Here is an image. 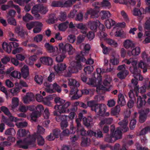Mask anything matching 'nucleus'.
<instances>
[{"label":"nucleus","mask_w":150,"mask_h":150,"mask_svg":"<svg viewBox=\"0 0 150 150\" xmlns=\"http://www.w3.org/2000/svg\"><path fill=\"white\" fill-rule=\"evenodd\" d=\"M55 102L57 104L54 107L55 110L54 111L55 115H58L60 112L64 113L69 112L68 108L70 106L71 103L69 101H66L65 100L59 97H56L54 99Z\"/></svg>","instance_id":"obj_1"},{"label":"nucleus","mask_w":150,"mask_h":150,"mask_svg":"<svg viewBox=\"0 0 150 150\" xmlns=\"http://www.w3.org/2000/svg\"><path fill=\"white\" fill-rule=\"evenodd\" d=\"M76 62L72 61L71 63V65L68 68L69 72L65 75L66 77H70L71 74L77 73L79 69H81L82 68L81 61H86V59L81 57L79 55L76 56Z\"/></svg>","instance_id":"obj_2"},{"label":"nucleus","mask_w":150,"mask_h":150,"mask_svg":"<svg viewBox=\"0 0 150 150\" xmlns=\"http://www.w3.org/2000/svg\"><path fill=\"white\" fill-rule=\"evenodd\" d=\"M123 62L128 64H132V66L130 67V70L134 74L133 76L137 80H142V77L140 74V71L138 69L136 66L137 61L134 60L133 58H130L129 59H125Z\"/></svg>","instance_id":"obj_3"},{"label":"nucleus","mask_w":150,"mask_h":150,"mask_svg":"<svg viewBox=\"0 0 150 150\" xmlns=\"http://www.w3.org/2000/svg\"><path fill=\"white\" fill-rule=\"evenodd\" d=\"M128 123V121L127 120L125 119L123 121L119 123L120 126L118 127L115 131H112V129H111V133L114 138H115V141L122 138V131L125 132L128 131L129 129L127 127Z\"/></svg>","instance_id":"obj_4"},{"label":"nucleus","mask_w":150,"mask_h":150,"mask_svg":"<svg viewBox=\"0 0 150 150\" xmlns=\"http://www.w3.org/2000/svg\"><path fill=\"white\" fill-rule=\"evenodd\" d=\"M96 71L98 74L97 79H96V78L93 79H89L87 82V83L92 86L101 87L102 88V87L101 86H103L101 85L102 79L100 74L103 73L105 72V70L103 69L98 68L97 69Z\"/></svg>","instance_id":"obj_5"},{"label":"nucleus","mask_w":150,"mask_h":150,"mask_svg":"<svg viewBox=\"0 0 150 150\" xmlns=\"http://www.w3.org/2000/svg\"><path fill=\"white\" fill-rule=\"evenodd\" d=\"M59 46L60 50L63 53H65L67 52L69 55L73 54L75 51V49L72 45L69 43L64 44L63 43L61 42L59 44Z\"/></svg>","instance_id":"obj_6"},{"label":"nucleus","mask_w":150,"mask_h":150,"mask_svg":"<svg viewBox=\"0 0 150 150\" xmlns=\"http://www.w3.org/2000/svg\"><path fill=\"white\" fill-rule=\"evenodd\" d=\"M44 85L45 87V91L47 93H52L55 92L56 91L58 93H60L61 91L60 87L56 83H54L52 84V87H51V84H49L47 83H45Z\"/></svg>","instance_id":"obj_7"},{"label":"nucleus","mask_w":150,"mask_h":150,"mask_svg":"<svg viewBox=\"0 0 150 150\" xmlns=\"http://www.w3.org/2000/svg\"><path fill=\"white\" fill-rule=\"evenodd\" d=\"M36 138L34 136H33L31 140L30 141H28V139L27 138L23 141L20 140L17 142V144L20 147L23 149H26L28 147V146L31 145L33 146V145L35 142Z\"/></svg>","instance_id":"obj_8"},{"label":"nucleus","mask_w":150,"mask_h":150,"mask_svg":"<svg viewBox=\"0 0 150 150\" xmlns=\"http://www.w3.org/2000/svg\"><path fill=\"white\" fill-rule=\"evenodd\" d=\"M36 138L34 136H33L31 140L30 141H28V139L27 138L23 141L20 140L17 142V144L20 147L23 149H26L28 147V146L31 145L33 146V145L35 142Z\"/></svg>","instance_id":"obj_9"},{"label":"nucleus","mask_w":150,"mask_h":150,"mask_svg":"<svg viewBox=\"0 0 150 150\" xmlns=\"http://www.w3.org/2000/svg\"><path fill=\"white\" fill-rule=\"evenodd\" d=\"M107 109L106 105L104 104H98L93 110L98 115L102 116L105 113Z\"/></svg>","instance_id":"obj_10"},{"label":"nucleus","mask_w":150,"mask_h":150,"mask_svg":"<svg viewBox=\"0 0 150 150\" xmlns=\"http://www.w3.org/2000/svg\"><path fill=\"white\" fill-rule=\"evenodd\" d=\"M134 94L135 98L137 97V107L138 108H141L146 104L145 99L146 98V96L145 95H140L138 93L137 95L136 96L135 93Z\"/></svg>","instance_id":"obj_11"},{"label":"nucleus","mask_w":150,"mask_h":150,"mask_svg":"<svg viewBox=\"0 0 150 150\" xmlns=\"http://www.w3.org/2000/svg\"><path fill=\"white\" fill-rule=\"evenodd\" d=\"M36 109L38 112H33L31 115V119L34 121H35L37 118L40 116V112L43 111L44 108L42 105H39L37 106Z\"/></svg>","instance_id":"obj_12"},{"label":"nucleus","mask_w":150,"mask_h":150,"mask_svg":"<svg viewBox=\"0 0 150 150\" xmlns=\"http://www.w3.org/2000/svg\"><path fill=\"white\" fill-rule=\"evenodd\" d=\"M39 60L42 64L45 65H51L53 63L52 59L49 57H42L40 58Z\"/></svg>","instance_id":"obj_13"},{"label":"nucleus","mask_w":150,"mask_h":150,"mask_svg":"<svg viewBox=\"0 0 150 150\" xmlns=\"http://www.w3.org/2000/svg\"><path fill=\"white\" fill-rule=\"evenodd\" d=\"M129 96L130 98L128 103V106L129 108L133 107L134 105V101L136 100L135 94L132 90H130L128 93Z\"/></svg>","instance_id":"obj_14"},{"label":"nucleus","mask_w":150,"mask_h":150,"mask_svg":"<svg viewBox=\"0 0 150 150\" xmlns=\"http://www.w3.org/2000/svg\"><path fill=\"white\" fill-rule=\"evenodd\" d=\"M138 82L137 80L135 78V79H132L131 81V83L129 85L130 87L134 88V90H130L133 91L134 93H135V95L137 96V92H139V86H137Z\"/></svg>","instance_id":"obj_15"},{"label":"nucleus","mask_w":150,"mask_h":150,"mask_svg":"<svg viewBox=\"0 0 150 150\" xmlns=\"http://www.w3.org/2000/svg\"><path fill=\"white\" fill-rule=\"evenodd\" d=\"M69 112H67L64 113L60 112L58 114V115H55L54 113V111L53 112V115L54 116H56L55 119L58 122L61 121L62 122L64 121H67V118L68 116L65 115H61L62 113H68Z\"/></svg>","instance_id":"obj_16"},{"label":"nucleus","mask_w":150,"mask_h":150,"mask_svg":"<svg viewBox=\"0 0 150 150\" xmlns=\"http://www.w3.org/2000/svg\"><path fill=\"white\" fill-rule=\"evenodd\" d=\"M100 22L98 20L96 21H90L88 23V25L90 28L92 30L96 32L97 28V27Z\"/></svg>","instance_id":"obj_17"},{"label":"nucleus","mask_w":150,"mask_h":150,"mask_svg":"<svg viewBox=\"0 0 150 150\" xmlns=\"http://www.w3.org/2000/svg\"><path fill=\"white\" fill-rule=\"evenodd\" d=\"M54 68L56 72L60 73L66 69L67 66L64 63H60L54 66Z\"/></svg>","instance_id":"obj_18"},{"label":"nucleus","mask_w":150,"mask_h":150,"mask_svg":"<svg viewBox=\"0 0 150 150\" xmlns=\"http://www.w3.org/2000/svg\"><path fill=\"white\" fill-rule=\"evenodd\" d=\"M149 112V109H147L146 110L145 112L142 111L140 113L139 117V121L140 122L142 123L145 121L147 117V114Z\"/></svg>","instance_id":"obj_19"},{"label":"nucleus","mask_w":150,"mask_h":150,"mask_svg":"<svg viewBox=\"0 0 150 150\" xmlns=\"http://www.w3.org/2000/svg\"><path fill=\"white\" fill-rule=\"evenodd\" d=\"M19 100L17 97H13L11 101V104L10 106L11 109L14 110L19 105Z\"/></svg>","instance_id":"obj_20"},{"label":"nucleus","mask_w":150,"mask_h":150,"mask_svg":"<svg viewBox=\"0 0 150 150\" xmlns=\"http://www.w3.org/2000/svg\"><path fill=\"white\" fill-rule=\"evenodd\" d=\"M44 46L47 50L50 53L55 52L58 50V48L57 47H54L48 43H46L45 44Z\"/></svg>","instance_id":"obj_21"},{"label":"nucleus","mask_w":150,"mask_h":150,"mask_svg":"<svg viewBox=\"0 0 150 150\" xmlns=\"http://www.w3.org/2000/svg\"><path fill=\"white\" fill-rule=\"evenodd\" d=\"M21 72L23 78L25 79L28 76L29 74V69L28 67L25 65L21 69Z\"/></svg>","instance_id":"obj_22"},{"label":"nucleus","mask_w":150,"mask_h":150,"mask_svg":"<svg viewBox=\"0 0 150 150\" xmlns=\"http://www.w3.org/2000/svg\"><path fill=\"white\" fill-rule=\"evenodd\" d=\"M140 48L139 47H134L132 51H129L128 52V54L130 56L131 55L136 56L139 55L140 53Z\"/></svg>","instance_id":"obj_23"},{"label":"nucleus","mask_w":150,"mask_h":150,"mask_svg":"<svg viewBox=\"0 0 150 150\" xmlns=\"http://www.w3.org/2000/svg\"><path fill=\"white\" fill-rule=\"evenodd\" d=\"M42 24L40 22L35 21L34 28L33 30V32L34 33H38L40 32L42 30Z\"/></svg>","instance_id":"obj_24"},{"label":"nucleus","mask_w":150,"mask_h":150,"mask_svg":"<svg viewBox=\"0 0 150 150\" xmlns=\"http://www.w3.org/2000/svg\"><path fill=\"white\" fill-rule=\"evenodd\" d=\"M3 49L6 52L8 53L11 52L12 50V47L10 42L8 43L5 42H4L2 45Z\"/></svg>","instance_id":"obj_25"},{"label":"nucleus","mask_w":150,"mask_h":150,"mask_svg":"<svg viewBox=\"0 0 150 150\" xmlns=\"http://www.w3.org/2000/svg\"><path fill=\"white\" fill-rule=\"evenodd\" d=\"M112 121L113 119L112 118H105L100 120L99 125L100 127H102L105 125L111 124Z\"/></svg>","instance_id":"obj_26"},{"label":"nucleus","mask_w":150,"mask_h":150,"mask_svg":"<svg viewBox=\"0 0 150 150\" xmlns=\"http://www.w3.org/2000/svg\"><path fill=\"white\" fill-rule=\"evenodd\" d=\"M68 84L72 88L79 87V82L73 79H69Z\"/></svg>","instance_id":"obj_27"},{"label":"nucleus","mask_w":150,"mask_h":150,"mask_svg":"<svg viewBox=\"0 0 150 150\" xmlns=\"http://www.w3.org/2000/svg\"><path fill=\"white\" fill-rule=\"evenodd\" d=\"M89 10L91 11L90 12V17L91 18H96L99 17V10H96V9H93L91 8L89 9Z\"/></svg>","instance_id":"obj_28"},{"label":"nucleus","mask_w":150,"mask_h":150,"mask_svg":"<svg viewBox=\"0 0 150 150\" xmlns=\"http://www.w3.org/2000/svg\"><path fill=\"white\" fill-rule=\"evenodd\" d=\"M34 98L33 94L32 93L28 94L23 98V101L25 103H28L30 102Z\"/></svg>","instance_id":"obj_29"},{"label":"nucleus","mask_w":150,"mask_h":150,"mask_svg":"<svg viewBox=\"0 0 150 150\" xmlns=\"http://www.w3.org/2000/svg\"><path fill=\"white\" fill-rule=\"evenodd\" d=\"M17 134L18 135V137H21L29 136L30 134L28 131H26L25 129H21L18 130Z\"/></svg>","instance_id":"obj_30"},{"label":"nucleus","mask_w":150,"mask_h":150,"mask_svg":"<svg viewBox=\"0 0 150 150\" xmlns=\"http://www.w3.org/2000/svg\"><path fill=\"white\" fill-rule=\"evenodd\" d=\"M145 61H140L138 63V66L139 68L142 69L144 73L146 72L147 71V65L145 62Z\"/></svg>","instance_id":"obj_31"},{"label":"nucleus","mask_w":150,"mask_h":150,"mask_svg":"<svg viewBox=\"0 0 150 150\" xmlns=\"http://www.w3.org/2000/svg\"><path fill=\"white\" fill-rule=\"evenodd\" d=\"M123 45L125 48L127 49L133 47L134 44L132 40L128 39L125 41L123 42Z\"/></svg>","instance_id":"obj_32"},{"label":"nucleus","mask_w":150,"mask_h":150,"mask_svg":"<svg viewBox=\"0 0 150 150\" xmlns=\"http://www.w3.org/2000/svg\"><path fill=\"white\" fill-rule=\"evenodd\" d=\"M104 40L107 43L114 47H116L118 46V45L117 42L114 40L110 38H106L104 39Z\"/></svg>","instance_id":"obj_33"},{"label":"nucleus","mask_w":150,"mask_h":150,"mask_svg":"<svg viewBox=\"0 0 150 150\" xmlns=\"http://www.w3.org/2000/svg\"><path fill=\"white\" fill-rule=\"evenodd\" d=\"M101 18L103 19H105L110 18L111 16V14L109 11L105 10L101 11L100 12Z\"/></svg>","instance_id":"obj_34"},{"label":"nucleus","mask_w":150,"mask_h":150,"mask_svg":"<svg viewBox=\"0 0 150 150\" xmlns=\"http://www.w3.org/2000/svg\"><path fill=\"white\" fill-rule=\"evenodd\" d=\"M118 103L122 106L126 104V102L123 95L121 93L119 94L118 96Z\"/></svg>","instance_id":"obj_35"},{"label":"nucleus","mask_w":150,"mask_h":150,"mask_svg":"<svg viewBox=\"0 0 150 150\" xmlns=\"http://www.w3.org/2000/svg\"><path fill=\"white\" fill-rule=\"evenodd\" d=\"M105 25L108 28L110 29L111 27L114 25L115 24V21L111 19H110L105 21Z\"/></svg>","instance_id":"obj_36"},{"label":"nucleus","mask_w":150,"mask_h":150,"mask_svg":"<svg viewBox=\"0 0 150 150\" xmlns=\"http://www.w3.org/2000/svg\"><path fill=\"white\" fill-rule=\"evenodd\" d=\"M34 106H26L24 105H20L19 107V110L21 112H26L28 109H29L30 110H32L31 109H30L31 108H32L33 109H34Z\"/></svg>","instance_id":"obj_37"},{"label":"nucleus","mask_w":150,"mask_h":150,"mask_svg":"<svg viewBox=\"0 0 150 150\" xmlns=\"http://www.w3.org/2000/svg\"><path fill=\"white\" fill-rule=\"evenodd\" d=\"M40 8H41V4L36 5L34 6L32 9V13L33 14H35L38 12H40Z\"/></svg>","instance_id":"obj_38"},{"label":"nucleus","mask_w":150,"mask_h":150,"mask_svg":"<svg viewBox=\"0 0 150 150\" xmlns=\"http://www.w3.org/2000/svg\"><path fill=\"white\" fill-rule=\"evenodd\" d=\"M18 60L17 59L13 58L11 59V62L15 66H17L18 65L19 67H21L23 65V64L22 62L19 63Z\"/></svg>","instance_id":"obj_39"},{"label":"nucleus","mask_w":150,"mask_h":150,"mask_svg":"<svg viewBox=\"0 0 150 150\" xmlns=\"http://www.w3.org/2000/svg\"><path fill=\"white\" fill-rule=\"evenodd\" d=\"M98 104L96 103V102L94 100H91L88 101L87 102L88 106L90 107L91 110L93 111Z\"/></svg>","instance_id":"obj_40"},{"label":"nucleus","mask_w":150,"mask_h":150,"mask_svg":"<svg viewBox=\"0 0 150 150\" xmlns=\"http://www.w3.org/2000/svg\"><path fill=\"white\" fill-rule=\"evenodd\" d=\"M10 75L14 78L19 79L21 78L20 73L19 71L16 70L12 71Z\"/></svg>","instance_id":"obj_41"},{"label":"nucleus","mask_w":150,"mask_h":150,"mask_svg":"<svg viewBox=\"0 0 150 150\" xmlns=\"http://www.w3.org/2000/svg\"><path fill=\"white\" fill-rule=\"evenodd\" d=\"M120 14L121 17L123 18L124 20L127 22H129V18L127 13L124 10H122L120 12Z\"/></svg>","instance_id":"obj_42"},{"label":"nucleus","mask_w":150,"mask_h":150,"mask_svg":"<svg viewBox=\"0 0 150 150\" xmlns=\"http://www.w3.org/2000/svg\"><path fill=\"white\" fill-rule=\"evenodd\" d=\"M115 139L113 137V134L111 133L110 135H106L105 139V140L108 142L113 143L115 141Z\"/></svg>","instance_id":"obj_43"},{"label":"nucleus","mask_w":150,"mask_h":150,"mask_svg":"<svg viewBox=\"0 0 150 150\" xmlns=\"http://www.w3.org/2000/svg\"><path fill=\"white\" fill-rule=\"evenodd\" d=\"M68 22L67 21L59 24L58 26L59 30L60 31H65L67 28Z\"/></svg>","instance_id":"obj_44"},{"label":"nucleus","mask_w":150,"mask_h":150,"mask_svg":"<svg viewBox=\"0 0 150 150\" xmlns=\"http://www.w3.org/2000/svg\"><path fill=\"white\" fill-rule=\"evenodd\" d=\"M90 140L87 137H83L81 143V146L83 147H86L89 145Z\"/></svg>","instance_id":"obj_45"},{"label":"nucleus","mask_w":150,"mask_h":150,"mask_svg":"<svg viewBox=\"0 0 150 150\" xmlns=\"http://www.w3.org/2000/svg\"><path fill=\"white\" fill-rule=\"evenodd\" d=\"M127 71H125L124 72H119L117 74V77L120 79H124L128 74Z\"/></svg>","instance_id":"obj_46"},{"label":"nucleus","mask_w":150,"mask_h":150,"mask_svg":"<svg viewBox=\"0 0 150 150\" xmlns=\"http://www.w3.org/2000/svg\"><path fill=\"white\" fill-rule=\"evenodd\" d=\"M45 131V129L41 127L38 125L37 127V133L33 136H34L36 138V136H38L39 134H42L44 133Z\"/></svg>","instance_id":"obj_47"},{"label":"nucleus","mask_w":150,"mask_h":150,"mask_svg":"<svg viewBox=\"0 0 150 150\" xmlns=\"http://www.w3.org/2000/svg\"><path fill=\"white\" fill-rule=\"evenodd\" d=\"M10 6V8L13 6L17 10V13L20 14L21 13V9L18 6L14 5L13 4V2L12 1H10L8 3V4Z\"/></svg>","instance_id":"obj_48"},{"label":"nucleus","mask_w":150,"mask_h":150,"mask_svg":"<svg viewBox=\"0 0 150 150\" xmlns=\"http://www.w3.org/2000/svg\"><path fill=\"white\" fill-rule=\"evenodd\" d=\"M70 134L69 131V130L68 129H64L62 132V134L60 136V139L62 140V138L64 136H69V135Z\"/></svg>","instance_id":"obj_49"},{"label":"nucleus","mask_w":150,"mask_h":150,"mask_svg":"<svg viewBox=\"0 0 150 150\" xmlns=\"http://www.w3.org/2000/svg\"><path fill=\"white\" fill-rule=\"evenodd\" d=\"M120 107L119 105H117L111 111V114L113 115L118 114L120 111Z\"/></svg>","instance_id":"obj_50"},{"label":"nucleus","mask_w":150,"mask_h":150,"mask_svg":"<svg viewBox=\"0 0 150 150\" xmlns=\"http://www.w3.org/2000/svg\"><path fill=\"white\" fill-rule=\"evenodd\" d=\"M101 6L102 7L105 8H109L111 7V4L108 1L104 0L101 2Z\"/></svg>","instance_id":"obj_51"},{"label":"nucleus","mask_w":150,"mask_h":150,"mask_svg":"<svg viewBox=\"0 0 150 150\" xmlns=\"http://www.w3.org/2000/svg\"><path fill=\"white\" fill-rule=\"evenodd\" d=\"M43 77L40 75H36L35 77V80L37 83L41 84L43 81Z\"/></svg>","instance_id":"obj_52"},{"label":"nucleus","mask_w":150,"mask_h":150,"mask_svg":"<svg viewBox=\"0 0 150 150\" xmlns=\"http://www.w3.org/2000/svg\"><path fill=\"white\" fill-rule=\"evenodd\" d=\"M51 6L53 7H64L63 3L60 1H54L52 2Z\"/></svg>","instance_id":"obj_53"},{"label":"nucleus","mask_w":150,"mask_h":150,"mask_svg":"<svg viewBox=\"0 0 150 150\" xmlns=\"http://www.w3.org/2000/svg\"><path fill=\"white\" fill-rule=\"evenodd\" d=\"M67 18V14L65 12H61L59 17V20L63 21H65Z\"/></svg>","instance_id":"obj_54"},{"label":"nucleus","mask_w":150,"mask_h":150,"mask_svg":"<svg viewBox=\"0 0 150 150\" xmlns=\"http://www.w3.org/2000/svg\"><path fill=\"white\" fill-rule=\"evenodd\" d=\"M85 36L82 35H80L77 37L76 44L79 45L82 43L84 40Z\"/></svg>","instance_id":"obj_55"},{"label":"nucleus","mask_w":150,"mask_h":150,"mask_svg":"<svg viewBox=\"0 0 150 150\" xmlns=\"http://www.w3.org/2000/svg\"><path fill=\"white\" fill-rule=\"evenodd\" d=\"M65 57V56L64 54L59 53L57 56L56 60L58 62H61L63 61V59Z\"/></svg>","instance_id":"obj_56"},{"label":"nucleus","mask_w":150,"mask_h":150,"mask_svg":"<svg viewBox=\"0 0 150 150\" xmlns=\"http://www.w3.org/2000/svg\"><path fill=\"white\" fill-rule=\"evenodd\" d=\"M37 138V141L38 144L40 146L43 145L45 143V140L44 139L41 135H39L38 136H36Z\"/></svg>","instance_id":"obj_57"},{"label":"nucleus","mask_w":150,"mask_h":150,"mask_svg":"<svg viewBox=\"0 0 150 150\" xmlns=\"http://www.w3.org/2000/svg\"><path fill=\"white\" fill-rule=\"evenodd\" d=\"M93 68L92 66H89L84 69L85 72L86 74H91L93 71Z\"/></svg>","instance_id":"obj_58"},{"label":"nucleus","mask_w":150,"mask_h":150,"mask_svg":"<svg viewBox=\"0 0 150 150\" xmlns=\"http://www.w3.org/2000/svg\"><path fill=\"white\" fill-rule=\"evenodd\" d=\"M23 19L24 21L27 22L32 20L33 17L30 14L27 13L25 16L23 17Z\"/></svg>","instance_id":"obj_59"},{"label":"nucleus","mask_w":150,"mask_h":150,"mask_svg":"<svg viewBox=\"0 0 150 150\" xmlns=\"http://www.w3.org/2000/svg\"><path fill=\"white\" fill-rule=\"evenodd\" d=\"M82 95V91L81 90H77L76 93L72 96L73 99H78L81 97Z\"/></svg>","instance_id":"obj_60"},{"label":"nucleus","mask_w":150,"mask_h":150,"mask_svg":"<svg viewBox=\"0 0 150 150\" xmlns=\"http://www.w3.org/2000/svg\"><path fill=\"white\" fill-rule=\"evenodd\" d=\"M100 46L103 49V52L104 54H107L109 52L110 49L106 47L102 43L101 44Z\"/></svg>","instance_id":"obj_61"},{"label":"nucleus","mask_w":150,"mask_h":150,"mask_svg":"<svg viewBox=\"0 0 150 150\" xmlns=\"http://www.w3.org/2000/svg\"><path fill=\"white\" fill-rule=\"evenodd\" d=\"M43 37V35H38L34 38V40L37 42H40L42 41Z\"/></svg>","instance_id":"obj_62"},{"label":"nucleus","mask_w":150,"mask_h":150,"mask_svg":"<svg viewBox=\"0 0 150 150\" xmlns=\"http://www.w3.org/2000/svg\"><path fill=\"white\" fill-rule=\"evenodd\" d=\"M67 40L70 43H74L76 40L75 36L74 35H70L67 38Z\"/></svg>","instance_id":"obj_63"},{"label":"nucleus","mask_w":150,"mask_h":150,"mask_svg":"<svg viewBox=\"0 0 150 150\" xmlns=\"http://www.w3.org/2000/svg\"><path fill=\"white\" fill-rule=\"evenodd\" d=\"M83 14L81 12L79 13L75 18V20L76 21H81L83 19Z\"/></svg>","instance_id":"obj_64"}]
</instances>
